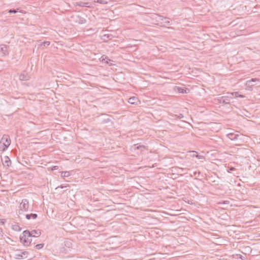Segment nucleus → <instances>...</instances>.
Returning <instances> with one entry per match:
<instances>
[{
    "instance_id": "obj_43",
    "label": "nucleus",
    "mask_w": 260,
    "mask_h": 260,
    "mask_svg": "<svg viewBox=\"0 0 260 260\" xmlns=\"http://www.w3.org/2000/svg\"><path fill=\"white\" fill-rule=\"evenodd\" d=\"M212 236H214V235H215V234H214V233H212Z\"/></svg>"
},
{
    "instance_id": "obj_25",
    "label": "nucleus",
    "mask_w": 260,
    "mask_h": 260,
    "mask_svg": "<svg viewBox=\"0 0 260 260\" xmlns=\"http://www.w3.org/2000/svg\"><path fill=\"white\" fill-rule=\"evenodd\" d=\"M102 61L105 62V63L109 64L108 60L111 61L107 56L104 57V56H102L101 57Z\"/></svg>"
},
{
    "instance_id": "obj_24",
    "label": "nucleus",
    "mask_w": 260,
    "mask_h": 260,
    "mask_svg": "<svg viewBox=\"0 0 260 260\" xmlns=\"http://www.w3.org/2000/svg\"><path fill=\"white\" fill-rule=\"evenodd\" d=\"M160 17H162L161 20L164 21L165 23L167 24L168 25H171V22L169 20L170 19L169 18L163 17L162 16H160Z\"/></svg>"
},
{
    "instance_id": "obj_17",
    "label": "nucleus",
    "mask_w": 260,
    "mask_h": 260,
    "mask_svg": "<svg viewBox=\"0 0 260 260\" xmlns=\"http://www.w3.org/2000/svg\"><path fill=\"white\" fill-rule=\"evenodd\" d=\"M233 98L232 96H223V100L222 103L227 104H229L231 102V100Z\"/></svg>"
},
{
    "instance_id": "obj_9",
    "label": "nucleus",
    "mask_w": 260,
    "mask_h": 260,
    "mask_svg": "<svg viewBox=\"0 0 260 260\" xmlns=\"http://www.w3.org/2000/svg\"><path fill=\"white\" fill-rule=\"evenodd\" d=\"M72 18H74L75 19V22L78 23L79 24H84L86 22V20L84 18L79 16V15H76L75 16H72Z\"/></svg>"
},
{
    "instance_id": "obj_26",
    "label": "nucleus",
    "mask_w": 260,
    "mask_h": 260,
    "mask_svg": "<svg viewBox=\"0 0 260 260\" xmlns=\"http://www.w3.org/2000/svg\"><path fill=\"white\" fill-rule=\"evenodd\" d=\"M19 9H10L8 11V13H16L17 12H18Z\"/></svg>"
},
{
    "instance_id": "obj_41",
    "label": "nucleus",
    "mask_w": 260,
    "mask_h": 260,
    "mask_svg": "<svg viewBox=\"0 0 260 260\" xmlns=\"http://www.w3.org/2000/svg\"><path fill=\"white\" fill-rule=\"evenodd\" d=\"M235 169L234 167H231L230 168V171H234V170H235Z\"/></svg>"
},
{
    "instance_id": "obj_18",
    "label": "nucleus",
    "mask_w": 260,
    "mask_h": 260,
    "mask_svg": "<svg viewBox=\"0 0 260 260\" xmlns=\"http://www.w3.org/2000/svg\"><path fill=\"white\" fill-rule=\"evenodd\" d=\"M9 146L3 143L1 140L0 141V151H5Z\"/></svg>"
},
{
    "instance_id": "obj_32",
    "label": "nucleus",
    "mask_w": 260,
    "mask_h": 260,
    "mask_svg": "<svg viewBox=\"0 0 260 260\" xmlns=\"http://www.w3.org/2000/svg\"><path fill=\"white\" fill-rule=\"evenodd\" d=\"M230 203V202L229 201H224L223 202H217L216 204H229Z\"/></svg>"
},
{
    "instance_id": "obj_34",
    "label": "nucleus",
    "mask_w": 260,
    "mask_h": 260,
    "mask_svg": "<svg viewBox=\"0 0 260 260\" xmlns=\"http://www.w3.org/2000/svg\"><path fill=\"white\" fill-rule=\"evenodd\" d=\"M258 80L257 79H252L250 80L247 81V83L249 84H250L252 82H255L256 81H257Z\"/></svg>"
},
{
    "instance_id": "obj_11",
    "label": "nucleus",
    "mask_w": 260,
    "mask_h": 260,
    "mask_svg": "<svg viewBox=\"0 0 260 260\" xmlns=\"http://www.w3.org/2000/svg\"><path fill=\"white\" fill-rule=\"evenodd\" d=\"M3 143L6 144L7 145L10 146L11 144V140L8 135H4L1 140Z\"/></svg>"
},
{
    "instance_id": "obj_5",
    "label": "nucleus",
    "mask_w": 260,
    "mask_h": 260,
    "mask_svg": "<svg viewBox=\"0 0 260 260\" xmlns=\"http://www.w3.org/2000/svg\"><path fill=\"white\" fill-rule=\"evenodd\" d=\"M212 187L214 186L217 185L218 186H215L214 188V191L215 193L214 194L219 195V194H223L224 193V190L223 189V186L221 184L219 185V181H216L215 180H212Z\"/></svg>"
},
{
    "instance_id": "obj_7",
    "label": "nucleus",
    "mask_w": 260,
    "mask_h": 260,
    "mask_svg": "<svg viewBox=\"0 0 260 260\" xmlns=\"http://www.w3.org/2000/svg\"><path fill=\"white\" fill-rule=\"evenodd\" d=\"M239 132H235L234 133H230L228 134L226 136L227 137L231 140H236L238 139V138L239 137Z\"/></svg>"
},
{
    "instance_id": "obj_20",
    "label": "nucleus",
    "mask_w": 260,
    "mask_h": 260,
    "mask_svg": "<svg viewBox=\"0 0 260 260\" xmlns=\"http://www.w3.org/2000/svg\"><path fill=\"white\" fill-rule=\"evenodd\" d=\"M145 148V146L144 145H139L138 146L137 144H136V145H134L133 147H132V150H139V149H140L141 148Z\"/></svg>"
},
{
    "instance_id": "obj_6",
    "label": "nucleus",
    "mask_w": 260,
    "mask_h": 260,
    "mask_svg": "<svg viewBox=\"0 0 260 260\" xmlns=\"http://www.w3.org/2000/svg\"><path fill=\"white\" fill-rule=\"evenodd\" d=\"M223 145V140L217 136H212V148H219Z\"/></svg>"
},
{
    "instance_id": "obj_28",
    "label": "nucleus",
    "mask_w": 260,
    "mask_h": 260,
    "mask_svg": "<svg viewBox=\"0 0 260 260\" xmlns=\"http://www.w3.org/2000/svg\"><path fill=\"white\" fill-rule=\"evenodd\" d=\"M219 239L218 238H215V241H213L212 240V243L213 244H216V245H221V244L220 243V242L219 241H218V240Z\"/></svg>"
},
{
    "instance_id": "obj_8",
    "label": "nucleus",
    "mask_w": 260,
    "mask_h": 260,
    "mask_svg": "<svg viewBox=\"0 0 260 260\" xmlns=\"http://www.w3.org/2000/svg\"><path fill=\"white\" fill-rule=\"evenodd\" d=\"M174 90L175 91H177L179 93H188L190 91L188 88H183V87H179V86H175Z\"/></svg>"
},
{
    "instance_id": "obj_13",
    "label": "nucleus",
    "mask_w": 260,
    "mask_h": 260,
    "mask_svg": "<svg viewBox=\"0 0 260 260\" xmlns=\"http://www.w3.org/2000/svg\"><path fill=\"white\" fill-rule=\"evenodd\" d=\"M222 100H223V96H219V97H215L214 99H212V103H214L215 104H221V103H222Z\"/></svg>"
},
{
    "instance_id": "obj_38",
    "label": "nucleus",
    "mask_w": 260,
    "mask_h": 260,
    "mask_svg": "<svg viewBox=\"0 0 260 260\" xmlns=\"http://www.w3.org/2000/svg\"><path fill=\"white\" fill-rule=\"evenodd\" d=\"M83 4H85V3H84L81 2V3H80V4H79L78 5H79V6H82V7H83V6H84L83 5Z\"/></svg>"
},
{
    "instance_id": "obj_16",
    "label": "nucleus",
    "mask_w": 260,
    "mask_h": 260,
    "mask_svg": "<svg viewBox=\"0 0 260 260\" xmlns=\"http://www.w3.org/2000/svg\"><path fill=\"white\" fill-rule=\"evenodd\" d=\"M37 217L38 215L36 213L27 214L25 215V217L28 220H30L31 219H35Z\"/></svg>"
},
{
    "instance_id": "obj_3",
    "label": "nucleus",
    "mask_w": 260,
    "mask_h": 260,
    "mask_svg": "<svg viewBox=\"0 0 260 260\" xmlns=\"http://www.w3.org/2000/svg\"><path fill=\"white\" fill-rule=\"evenodd\" d=\"M72 240L69 239H65L62 246L60 247L59 251L60 252L67 253L69 251L71 250V248L72 247Z\"/></svg>"
},
{
    "instance_id": "obj_31",
    "label": "nucleus",
    "mask_w": 260,
    "mask_h": 260,
    "mask_svg": "<svg viewBox=\"0 0 260 260\" xmlns=\"http://www.w3.org/2000/svg\"><path fill=\"white\" fill-rule=\"evenodd\" d=\"M110 121H111V119L110 118L105 119L102 121V123H103V124L107 123L110 122Z\"/></svg>"
},
{
    "instance_id": "obj_40",
    "label": "nucleus",
    "mask_w": 260,
    "mask_h": 260,
    "mask_svg": "<svg viewBox=\"0 0 260 260\" xmlns=\"http://www.w3.org/2000/svg\"><path fill=\"white\" fill-rule=\"evenodd\" d=\"M212 259H212V260H216V259H219L218 258L215 257H214V256H212Z\"/></svg>"
},
{
    "instance_id": "obj_42",
    "label": "nucleus",
    "mask_w": 260,
    "mask_h": 260,
    "mask_svg": "<svg viewBox=\"0 0 260 260\" xmlns=\"http://www.w3.org/2000/svg\"><path fill=\"white\" fill-rule=\"evenodd\" d=\"M214 36L216 38H217V36H216V35H214Z\"/></svg>"
},
{
    "instance_id": "obj_12",
    "label": "nucleus",
    "mask_w": 260,
    "mask_h": 260,
    "mask_svg": "<svg viewBox=\"0 0 260 260\" xmlns=\"http://www.w3.org/2000/svg\"><path fill=\"white\" fill-rule=\"evenodd\" d=\"M29 233L30 236H31V237H39L41 234V230H32L31 232L29 231Z\"/></svg>"
},
{
    "instance_id": "obj_19",
    "label": "nucleus",
    "mask_w": 260,
    "mask_h": 260,
    "mask_svg": "<svg viewBox=\"0 0 260 260\" xmlns=\"http://www.w3.org/2000/svg\"><path fill=\"white\" fill-rule=\"evenodd\" d=\"M113 38V36L111 34H105L103 36V39L105 41H107L108 40H111Z\"/></svg>"
},
{
    "instance_id": "obj_33",
    "label": "nucleus",
    "mask_w": 260,
    "mask_h": 260,
    "mask_svg": "<svg viewBox=\"0 0 260 260\" xmlns=\"http://www.w3.org/2000/svg\"><path fill=\"white\" fill-rule=\"evenodd\" d=\"M97 3L101 4H106L107 3V2H106L105 0H98Z\"/></svg>"
},
{
    "instance_id": "obj_37",
    "label": "nucleus",
    "mask_w": 260,
    "mask_h": 260,
    "mask_svg": "<svg viewBox=\"0 0 260 260\" xmlns=\"http://www.w3.org/2000/svg\"><path fill=\"white\" fill-rule=\"evenodd\" d=\"M240 258L243 260L244 259L245 257L244 256H242V255H240V256H239Z\"/></svg>"
},
{
    "instance_id": "obj_35",
    "label": "nucleus",
    "mask_w": 260,
    "mask_h": 260,
    "mask_svg": "<svg viewBox=\"0 0 260 260\" xmlns=\"http://www.w3.org/2000/svg\"><path fill=\"white\" fill-rule=\"evenodd\" d=\"M6 50H7V47L6 46H5L4 47H2L1 48V50L2 51H3V52L6 51Z\"/></svg>"
},
{
    "instance_id": "obj_15",
    "label": "nucleus",
    "mask_w": 260,
    "mask_h": 260,
    "mask_svg": "<svg viewBox=\"0 0 260 260\" xmlns=\"http://www.w3.org/2000/svg\"><path fill=\"white\" fill-rule=\"evenodd\" d=\"M11 164V161L9 157L7 156L4 157V162L3 165L5 167H9Z\"/></svg>"
},
{
    "instance_id": "obj_2",
    "label": "nucleus",
    "mask_w": 260,
    "mask_h": 260,
    "mask_svg": "<svg viewBox=\"0 0 260 260\" xmlns=\"http://www.w3.org/2000/svg\"><path fill=\"white\" fill-rule=\"evenodd\" d=\"M29 203L27 199H23L19 206L18 215H23L24 212L27 211L29 209Z\"/></svg>"
},
{
    "instance_id": "obj_30",
    "label": "nucleus",
    "mask_w": 260,
    "mask_h": 260,
    "mask_svg": "<svg viewBox=\"0 0 260 260\" xmlns=\"http://www.w3.org/2000/svg\"><path fill=\"white\" fill-rule=\"evenodd\" d=\"M50 42L45 41L42 43L41 45H43L44 46H48L50 45Z\"/></svg>"
},
{
    "instance_id": "obj_4",
    "label": "nucleus",
    "mask_w": 260,
    "mask_h": 260,
    "mask_svg": "<svg viewBox=\"0 0 260 260\" xmlns=\"http://www.w3.org/2000/svg\"><path fill=\"white\" fill-rule=\"evenodd\" d=\"M223 162L221 159H212V170H216L220 173L221 169L223 167Z\"/></svg>"
},
{
    "instance_id": "obj_29",
    "label": "nucleus",
    "mask_w": 260,
    "mask_h": 260,
    "mask_svg": "<svg viewBox=\"0 0 260 260\" xmlns=\"http://www.w3.org/2000/svg\"><path fill=\"white\" fill-rule=\"evenodd\" d=\"M43 246H44V244H37L36 245H35V248L37 249H40L42 248Z\"/></svg>"
},
{
    "instance_id": "obj_36",
    "label": "nucleus",
    "mask_w": 260,
    "mask_h": 260,
    "mask_svg": "<svg viewBox=\"0 0 260 260\" xmlns=\"http://www.w3.org/2000/svg\"><path fill=\"white\" fill-rule=\"evenodd\" d=\"M183 115L182 114H180L178 116V117L181 119V118H182L183 117Z\"/></svg>"
},
{
    "instance_id": "obj_23",
    "label": "nucleus",
    "mask_w": 260,
    "mask_h": 260,
    "mask_svg": "<svg viewBox=\"0 0 260 260\" xmlns=\"http://www.w3.org/2000/svg\"><path fill=\"white\" fill-rule=\"evenodd\" d=\"M70 172L69 171H64L61 172V176L62 178L67 177L70 176Z\"/></svg>"
},
{
    "instance_id": "obj_14",
    "label": "nucleus",
    "mask_w": 260,
    "mask_h": 260,
    "mask_svg": "<svg viewBox=\"0 0 260 260\" xmlns=\"http://www.w3.org/2000/svg\"><path fill=\"white\" fill-rule=\"evenodd\" d=\"M138 99L136 96H133L128 99V102L133 105H136L138 103Z\"/></svg>"
},
{
    "instance_id": "obj_22",
    "label": "nucleus",
    "mask_w": 260,
    "mask_h": 260,
    "mask_svg": "<svg viewBox=\"0 0 260 260\" xmlns=\"http://www.w3.org/2000/svg\"><path fill=\"white\" fill-rule=\"evenodd\" d=\"M231 94L232 96V97L234 96V95H235V97L236 98H245V96L244 95L239 94L238 92H233Z\"/></svg>"
},
{
    "instance_id": "obj_27",
    "label": "nucleus",
    "mask_w": 260,
    "mask_h": 260,
    "mask_svg": "<svg viewBox=\"0 0 260 260\" xmlns=\"http://www.w3.org/2000/svg\"><path fill=\"white\" fill-rule=\"evenodd\" d=\"M13 229L15 231H21V229L20 228V226L19 225H13Z\"/></svg>"
},
{
    "instance_id": "obj_10",
    "label": "nucleus",
    "mask_w": 260,
    "mask_h": 260,
    "mask_svg": "<svg viewBox=\"0 0 260 260\" xmlns=\"http://www.w3.org/2000/svg\"><path fill=\"white\" fill-rule=\"evenodd\" d=\"M29 78V76L25 71L23 72L19 76V79L20 80L27 81L28 80Z\"/></svg>"
},
{
    "instance_id": "obj_39",
    "label": "nucleus",
    "mask_w": 260,
    "mask_h": 260,
    "mask_svg": "<svg viewBox=\"0 0 260 260\" xmlns=\"http://www.w3.org/2000/svg\"><path fill=\"white\" fill-rule=\"evenodd\" d=\"M212 173H213V174H214L215 175H216V176H217V177H218V179L219 178V177H218V174H217V172H212Z\"/></svg>"
},
{
    "instance_id": "obj_1",
    "label": "nucleus",
    "mask_w": 260,
    "mask_h": 260,
    "mask_svg": "<svg viewBox=\"0 0 260 260\" xmlns=\"http://www.w3.org/2000/svg\"><path fill=\"white\" fill-rule=\"evenodd\" d=\"M29 231L28 230H25L23 232L22 236L20 237V240L24 246H29L31 243V239H29L31 238Z\"/></svg>"
},
{
    "instance_id": "obj_21",
    "label": "nucleus",
    "mask_w": 260,
    "mask_h": 260,
    "mask_svg": "<svg viewBox=\"0 0 260 260\" xmlns=\"http://www.w3.org/2000/svg\"><path fill=\"white\" fill-rule=\"evenodd\" d=\"M28 253L27 251H23L21 252L20 253L17 254L16 255L18 257H21V258L23 257H26Z\"/></svg>"
}]
</instances>
